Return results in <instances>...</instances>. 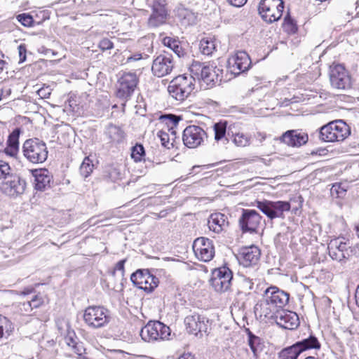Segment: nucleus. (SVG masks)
I'll return each instance as SVG.
<instances>
[{
  "instance_id": "obj_1",
  "label": "nucleus",
  "mask_w": 359,
  "mask_h": 359,
  "mask_svg": "<svg viewBox=\"0 0 359 359\" xmlns=\"http://www.w3.org/2000/svg\"><path fill=\"white\" fill-rule=\"evenodd\" d=\"M180 119V116L174 114H166L160 117L161 128L157 135L164 147L170 149L175 147L178 139L177 128Z\"/></svg>"
},
{
  "instance_id": "obj_2",
  "label": "nucleus",
  "mask_w": 359,
  "mask_h": 359,
  "mask_svg": "<svg viewBox=\"0 0 359 359\" xmlns=\"http://www.w3.org/2000/svg\"><path fill=\"white\" fill-rule=\"evenodd\" d=\"M350 134L348 125L338 119L323 126L319 130V138L325 142H338L344 141Z\"/></svg>"
},
{
  "instance_id": "obj_3",
  "label": "nucleus",
  "mask_w": 359,
  "mask_h": 359,
  "mask_svg": "<svg viewBox=\"0 0 359 359\" xmlns=\"http://www.w3.org/2000/svg\"><path fill=\"white\" fill-rule=\"evenodd\" d=\"M195 79L191 75L181 74L175 77L168 86L171 97L177 101H184L194 90Z\"/></svg>"
},
{
  "instance_id": "obj_4",
  "label": "nucleus",
  "mask_w": 359,
  "mask_h": 359,
  "mask_svg": "<svg viewBox=\"0 0 359 359\" xmlns=\"http://www.w3.org/2000/svg\"><path fill=\"white\" fill-rule=\"evenodd\" d=\"M184 323L188 334L198 337L208 335L211 330L210 319L202 313L194 312L187 315Z\"/></svg>"
},
{
  "instance_id": "obj_5",
  "label": "nucleus",
  "mask_w": 359,
  "mask_h": 359,
  "mask_svg": "<svg viewBox=\"0 0 359 359\" xmlns=\"http://www.w3.org/2000/svg\"><path fill=\"white\" fill-rule=\"evenodd\" d=\"M25 158L33 163H43L48 158V148L45 142L39 139H29L23 144Z\"/></svg>"
},
{
  "instance_id": "obj_6",
  "label": "nucleus",
  "mask_w": 359,
  "mask_h": 359,
  "mask_svg": "<svg viewBox=\"0 0 359 359\" xmlns=\"http://www.w3.org/2000/svg\"><path fill=\"white\" fill-rule=\"evenodd\" d=\"M83 320L90 327H103L111 320L110 312L102 306H89L84 311Z\"/></svg>"
},
{
  "instance_id": "obj_7",
  "label": "nucleus",
  "mask_w": 359,
  "mask_h": 359,
  "mask_svg": "<svg viewBox=\"0 0 359 359\" xmlns=\"http://www.w3.org/2000/svg\"><path fill=\"white\" fill-rule=\"evenodd\" d=\"M283 0H261L258 7L260 16L268 23L280 20L283 15Z\"/></svg>"
},
{
  "instance_id": "obj_8",
  "label": "nucleus",
  "mask_w": 359,
  "mask_h": 359,
  "mask_svg": "<svg viewBox=\"0 0 359 359\" xmlns=\"http://www.w3.org/2000/svg\"><path fill=\"white\" fill-rule=\"evenodd\" d=\"M140 335L147 342L165 340L169 338L170 329L160 321H149L142 329Z\"/></svg>"
},
{
  "instance_id": "obj_9",
  "label": "nucleus",
  "mask_w": 359,
  "mask_h": 359,
  "mask_svg": "<svg viewBox=\"0 0 359 359\" xmlns=\"http://www.w3.org/2000/svg\"><path fill=\"white\" fill-rule=\"evenodd\" d=\"M138 82L139 79L135 73L123 72L117 81L116 97L128 100L134 93Z\"/></svg>"
},
{
  "instance_id": "obj_10",
  "label": "nucleus",
  "mask_w": 359,
  "mask_h": 359,
  "mask_svg": "<svg viewBox=\"0 0 359 359\" xmlns=\"http://www.w3.org/2000/svg\"><path fill=\"white\" fill-rule=\"evenodd\" d=\"M256 206L270 219L283 218L284 212H289L291 208L290 203L287 201H272L264 200L256 201Z\"/></svg>"
},
{
  "instance_id": "obj_11",
  "label": "nucleus",
  "mask_w": 359,
  "mask_h": 359,
  "mask_svg": "<svg viewBox=\"0 0 359 359\" xmlns=\"http://www.w3.org/2000/svg\"><path fill=\"white\" fill-rule=\"evenodd\" d=\"M327 249L330 257L339 262L348 259L353 252L349 240L344 237L331 239L328 243Z\"/></svg>"
},
{
  "instance_id": "obj_12",
  "label": "nucleus",
  "mask_w": 359,
  "mask_h": 359,
  "mask_svg": "<svg viewBox=\"0 0 359 359\" xmlns=\"http://www.w3.org/2000/svg\"><path fill=\"white\" fill-rule=\"evenodd\" d=\"M217 67L211 65H205L203 63L194 60L189 67L192 74L198 79L202 80L208 86H214L219 80V74L216 72Z\"/></svg>"
},
{
  "instance_id": "obj_13",
  "label": "nucleus",
  "mask_w": 359,
  "mask_h": 359,
  "mask_svg": "<svg viewBox=\"0 0 359 359\" xmlns=\"http://www.w3.org/2000/svg\"><path fill=\"white\" fill-rule=\"evenodd\" d=\"M232 278V271L226 266H222L212 271L210 284L216 292H224L230 289Z\"/></svg>"
},
{
  "instance_id": "obj_14",
  "label": "nucleus",
  "mask_w": 359,
  "mask_h": 359,
  "mask_svg": "<svg viewBox=\"0 0 359 359\" xmlns=\"http://www.w3.org/2000/svg\"><path fill=\"white\" fill-rule=\"evenodd\" d=\"M330 79L332 86L337 89H347L351 86V78L344 65L332 63L330 66Z\"/></svg>"
},
{
  "instance_id": "obj_15",
  "label": "nucleus",
  "mask_w": 359,
  "mask_h": 359,
  "mask_svg": "<svg viewBox=\"0 0 359 359\" xmlns=\"http://www.w3.org/2000/svg\"><path fill=\"white\" fill-rule=\"evenodd\" d=\"M196 257L204 262L211 261L215 257V249L212 240L205 237L196 238L192 245Z\"/></svg>"
},
{
  "instance_id": "obj_16",
  "label": "nucleus",
  "mask_w": 359,
  "mask_h": 359,
  "mask_svg": "<svg viewBox=\"0 0 359 359\" xmlns=\"http://www.w3.org/2000/svg\"><path fill=\"white\" fill-rule=\"evenodd\" d=\"M131 281L138 288L151 292L158 285V279L149 270L139 269L131 275Z\"/></svg>"
},
{
  "instance_id": "obj_17",
  "label": "nucleus",
  "mask_w": 359,
  "mask_h": 359,
  "mask_svg": "<svg viewBox=\"0 0 359 359\" xmlns=\"http://www.w3.org/2000/svg\"><path fill=\"white\" fill-rule=\"evenodd\" d=\"M262 217L255 210L243 209L238 219L243 232L256 233L260 227Z\"/></svg>"
},
{
  "instance_id": "obj_18",
  "label": "nucleus",
  "mask_w": 359,
  "mask_h": 359,
  "mask_svg": "<svg viewBox=\"0 0 359 359\" xmlns=\"http://www.w3.org/2000/svg\"><path fill=\"white\" fill-rule=\"evenodd\" d=\"M207 137L206 132L200 126L191 125L184 130L182 141L189 149H195L201 146Z\"/></svg>"
},
{
  "instance_id": "obj_19",
  "label": "nucleus",
  "mask_w": 359,
  "mask_h": 359,
  "mask_svg": "<svg viewBox=\"0 0 359 359\" xmlns=\"http://www.w3.org/2000/svg\"><path fill=\"white\" fill-rule=\"evenodd\" d=\"M262 252L255 245L244 246L238 253L237 259L241 265L244 267H254L259 263Z\"/></svg>"
},
{
  "instance_id": "obj_20",
  "label": "nucleus",
  "mask_w": 359,
  "mask_h": 359,
  "mask_svg": "<svg viewBox=\"0 0 359 359\" xmlns=\"http://www.w3.org/2000/svg\"><path fill=\"white\" fill-rule=\"evenodd\" d=\"M255 315L260 322L271 323L277 318L280 311L264 297L254 307Z\"/></svg>"
},
{
  "instance_id": "obj_21",
  "label": "nucleus",
  "mask_w": 359,
  "mask_h": 359,
  "mask_svg": "<svg viewBox=\"0 0 359 359\" xmlns=\"http://www.w3.org/2000/svg\"><path fill=\"white\" fill-rule=\"evenodd\" d=\"M151 10V14L148 20L149 25L156 27L165 24L169 16L166 1L154 0Z\"/></svg>"
},
{
  "instance_id": "obj_22",
  "label": "nucleus",
  "mask_w": 359,
  "mask_h": 359,
  "mask_svg": "<svg viewBox=\"0 0 359 359\" xmlns=\"http://www.w3.org/2000/svg\"><path fill=\"white\" fill-rule=\"evenodd\" d=\"M278 140L288 147H299L308 142L309 135L302 129L289 130L283 133Z\"/></svg>"
},
{
  "instance_id": "obj_23",
  "label": "nucleus",
  "mask_w": 359,
  "mask_h": 359,
  "mask_svg": "<svg viewBox=\"0 0 359 359\" xmlns=\"http://www.w3.org/2000/svg\"><path fill=\"white\" fill-rule=\"evenodd\" d=\"M263 297L280 312L289 302V294L276 286L269 287Z\"/></svg>"
},
{
  "instance_id": "obj_24",
  "label": "nucleus",
  "mask_w": 359,
  "mask_h": 359,
  "mask_svg": "<svg viewBox=\"0 0 359 359\" xmlns=\"http://www.w3.org/2000/svg\"><path fill=\"white\" fill-rule=\"evenodd\" d=\"M174 67L171 55L161 54L153 61L151 71L156 76L163 77L169 74Z\"/></svg>"
},
{
  "instance_id": "obj_25",
  "label": "nucleus",
  "mask_w": 359,
  "mask_h": 359,
  "mask_svg": "<svg viewBox=\"0 0 359 359\" xmlns=\"http://www.w3.org/2000/svg\"><path fill=\"white\" fill-rule=\"evenodd\" d=\"M251 64L250 57L245 51H238L229 60L230 70L235 74L247 71Z\"/></svg>"
},
{
  "instance_id": "obj_26",
  "label": "nucleus",
  "mask_w": 359,
  "mask_h": 359,
  "mask_svg": "<svg viewBox=\"0 0 359 359\" xmlns=\"http://www.w3.org/2000/svg\"><path fill=\"white\" fill-rule=\"evenodd\" d=\"M30 172L34 177L33 184L34 189L44 191L50 187L53 176L48 169H33Z\"/></svg>"
},
{
  "instance_id": "obj_27",
  "label": "nucleus",
  "mask_w": 359,
  "mask_h": 359,
  "mask_svg": "<svg viewBox=\"0 0 359 359\" xmlns=\"http://www.w3.org/2000/svg\"><path fill=\"white\" fill-rule=\"evenodd\" d=\"M274 321L280 327L287 330H294L299 325V316L295 312L283 309Z\"/></svg>"
},
{
  "instance_id": "obj_28",
  "label": "nucleus",
  "mask_w": 359,
  "mask_h": 359,
  "mask_svg": "<svg viewBox=\"0 0 359 359\" xmlns=\"http://www.w3.org/2000/svg\"><path fill=\"white\" fill-rule=\"evenodd\" d=\"M228 133L231 135L233 142L240 147L250 146L251 143V137L245 133L236 124L233 123L229 126Z\"/></svg>"
},
{
  "instance_id": "obj_29",
  "label": "nucleus",
  "mask_w": 359,
  "mask_h": 359,
  "mask_svg": "<svg viewBox=\"0 0 359 359\" xmlns=\"http://www.w3.org/2000/svg\"><path fill=\"white\" fill-rule=\"evenodd\" d=\"M208 225L210 231L219 233L227 229L228 218L226 215L221 212L212 213L208 219Z\"/></svg>"
},
{
  "instance_id": "obj_30",
  "label": "nucleus",
  "mask_w": 359,
  "mask_h": 359,
  "mask_svg": "<svg viewBox=\"0 0 359 359\" xmlns=\"http://www.w3.org/2000/svg\"><path fill=\"white\" fill-rule=\"evenodd\" d=\"M104 135L107 138L108 143L116 145L122 142L126 138V133L121 126L109 123L104 131Z\"/></svg>"
},
{
  "instance_id": "obj_31",
  "label": "nucleus",
  "mask_w": 359,
  "mask_h": 359,
  "mask_svg": "<svg viewBox=\"0 0 359 359\" xmlns=\"http://www.w3.org/2000/svg\"><path fill=\"white\" fill-rule=\"evenodd\" d=\"M228 123L226 121H219L212 126L214 132V140L216 142L225 143L228 141L226 138Z\"/></svg>"
},
{
  "instance_id": "obj_32",
  "label": "nucleus",
  "mask_w": 359,
  "mask_h": 359,
  "mask_svg": "<svg viewBox=\"0 0 359 359\" xmlns=\"http://www.w3.org/2000/svg\"><path fill=\"white\" fill-rule=\"evenodd\" d=\"M300 353L310 349H319L320 343L315 336H310L309 338L294 343Z\"/></svg>"
},
{
  "instance_id": "obj_33",
  "label": "nucleus",
  "mask_w": 359,
  "mask_h": 359,
  "mask_svg": "<svg viewBox=\"0 0 359 359\" xmlns=\"http://www.w3.org/2000/svg\"><path fill=\"white\" fill-rule=\"evenodd\" d=\"M162 43L165 46L170 48L179 57L184 55V50L182 48L180 41L177 39L165 36L162 39Z\"/></svg>"
},
{
  "instance_id": "obj_34",
  "label": "nucleus",
  "mask_w": 359,
  "mask_h": 359,
  "mask_svg": "<svg viewBox=\"0 0 359 359\" xmlns=\"http://www.w3.org/2000/svg\"><path fill=\"white\" fill-rule=\"evenodd\" d=\"M282 27L283 30L289 34H296L298 31V25L297 21L293 17L291 16L289 12H287L284 17Z\"/></svg>"
},
{
  "instance_id": "obj_35",
  "label": "nucleus",
  "mask_w": 359,
  "mask_h": 359,
  "mask_svg": "<svg viewBox=\"0 0 359 359\" xmlns=\"http://www.w3.org/2000/svg\"><path fill=\"white\" fill-rule=\"evenodd\" d=\"M300 354L295 344H294L279 351L278 358V359H297Z\"/></svg>"
},
{
  "instance_id": "obj_36",
  "label": "nucleus",
  "mask_w": 359,
  "mask_h": 359,
  "mask_svg": "<svg viewBox=\"0 0 359 359\" xmlns=\"http://www.w3.org/2000/svg\"><path fill=\"white\" fill-rule=\"evenodd\" d=\"M201 52L205 55H211L216 50L215 39L211 37L203 38L200 41Z\"/></svg>"
},
{
  "instance_id": "obj_37",
  "label": "nucleus",
  "mask_w": 359,
  "mask_h": 359,
  "mask_svg": "<svg viewBox=\"0 0 359 359\" xmlns=\"http://www.w3.org/2000/svg\"><path fill=\"white\" fill-rule=\"evenodd\" d=\"M13 329L12 322L6 316L0 314V339L10 336Z\"/></svg>"
},
{
  "instance_id": "obj_38",
  "label": "nucleus",
  "mask_w": 359,
  "mask_h": 359,
  "mask_svg": "<svg viewBox=\"0 0 359 359\" xmlns=\"http://www.w3.org/2000/svg\"><path fill=\"white\" fill-rule=\"evenodd\" d=\"M93 169V161L88 156L85 157L79 168L81 175L84 178H87L91 175Z\"/></svg>"
},
{
  "instance_id": "obj_39",
  "label": "nucleus",
  "mask_w": 359,
  "mask_h": 359,
  "mask_svg": "<svg viewBox=\"0 0 359 359\" xmlns=\"http://www.w3.org/2000/svg\"><path fill=\"white\" fill-rule=\"evenodd\" d=\"M32 18L34 20V24L40 25L46 20L49 19L50 14L48 11L39 8L32 11Z\"/></svg>"
},
{
  "instance_id": "obj_40",
  "label": "nucleus",
  "mask_w": 359,
  "mask_h": 359,
  "mask_svg": "<svg viewBox=\"0 0 359 359\" xmlns=\"http://www.w3.org/2000/svg\"><path fill=\"white\" fill-rule=\"evenodd\" d=\"M145 150L142 144L137 143L131 148L130 156L135 163L141 162L145 156Z\"/></svg>"
},
{
  "instance_id": "obj_41",
  "label": "nucleus",
  "mask_w": 359,
  "mask_h": 359,
  "mask_svg": "<svg viewBox=\"0 0 359 359\" xmlns=\"http://www.w3.org/2000/svg\"><path fill=\"white\" fill-rule=\"evenodd\" d=\"M29 302L33 309H38L44 306L48 302V298L40 292H38L32 297Z\"/></svg>"
},
{
  "instance_id": "obj_42",
  "label": "nucleus",
  "mask_w": 359,
  "mask_h": 359,
  "mask_svg": "<svg viewBox=\"0 0 359 359\" xmlns=\"http://www.w3.org/2000/svg\"><path fill=\"white\" fill-rule=\"evenodd\" d=\"M16 18L25 27H31L34 26L32 14L21 13L17 15Z\"/></svg>"
},
{
  "instance_id": "obj_43",
  "label": "nucleus",
  "mask_w": 359,
  "mask_h": 359,
  "mask_svg": "<svg viewBox=\"0 0 359 359\" xmlns=\"http://www.w3.org/2000/svg\"><path fill=\"white\" fill-rule=\"evenodd\" d=\"M248 343L251 350L255 354L257 351L260 348L261 339L259 337L255 336L250 332L249 334Z\"/></svg>"
},
{
  "instance_id": "obj_44",
  "label": "nucleus",
  "mask_w": 359,
  "mask_h": 359,
  "mask_svg": "<svg viewBox=\"0 0 359 359\" xmlns=\"http://www.w3.org/2000/svg\"><path fill=\"white\" fill-rule=\"evenodd\" d=\"M11 176V168L9 164L0 160V180H6Z\"/></svg>"
},
{
  "instance_id": "obj_45",
  "label": "nucleus",
  "mask_w": 359,
  "mask_h": 359,
  "mask_svg": "<svg viewBox=\"0 0 359 359\" xmlns=\"http://www.w3.org/2000/svg\"><path fill=\"white\" fill-rule=\"evenodd\" d=\"M33 308L29 302V301L20 303L19 304V311L23 316L29 315L32 311Z\"/></svg>"
},
{
  "instance_id": "obj_46",
  "label": "nucleus",
  "mask_w": 359,
  "mask_h": 359,
  "mask_svg": "<svg viewBox=\"0 0 359 359\" xmlns=\"http://www.w3.org/2000/svg\"><path fill=\"white\" fill-rule=\"evenodd\" d=\"M98 47L102 50H111L114 48L113 42L108 38H104L99 42Z\"/></svg>"
},
{
  "instance_id": "obj_47",
  "label": "nucleus",
  "mask_w": 359,
  "mask_h": 359,
  "mask_svg": "<svg viewBox=\"0 0 359 359\" xmlns=\"http://www.w3.org/2000/svg\"><path fill=\"white\" fill-rule=\"evenodd\" d=\"M126 262V259H122L118 261L113 268L112 273L115 275V273L118 271L121 272L122 275L124 274L125 271V264Z\"/></svg>"
},
{
  "instance_id": "obj_48",
  "label": "nucleus",
  "mask_w": 359,
  "mask_h": 359,
  "mask_svg": "<svg viewBox=\"0 0 359 359\" xmlns=\"http://www.w3.org/2000/svg\"><path fill=\"white\" fill-rule=\"evenodd\" d=\"M18 53H19V62H23L26 60V54H27V48L25 44H20L18 47Z\"/></svg>"
},
{
  "instance_id": "obj_49",
  "label": "nucleus",
  "mask_w": 359,
  "mask_h": 359,
  "mask_svg": "<svg viewBox=\"0 0 359 359\" xmlns=\"http://www.w3.org/2000/svg\"><path fill=\"white\" fill-rule=\"evenodd\" d=\"M18 133L17 134L15 133V131L11 133L8 137V141L11 143V147L13 149H17L18 144Z\"/></svg>"
},
{
  "instance_id": "obj_50",
  "label": "nucleus",
  "mask_w": 359,
  "mask_h": 359,
  "mask_svg": "<svg viewBox=\"0 0 359 359\" xmlns=\"http://www.w3.org/2000/svg\"><path fill=\"white\" fill-rule=\"evenodd\" d=\"M8 62L5 54L0 50V74L7 68Z\"/></svg>"
},
{
  "instance_id": "obj_51",
  "label": "nucleus",
  "mask_w": 359,
  "mask_h": 359,
  "mask_svg": "<svg viewBox=\"0 0 359 359\" xmlns=\"http://www.w3.org/2000/svg\"><path fill=\"white\" fill-rule=\"evenodd\" d=\"M226 2L232 6L234 7H242L243 6L248 0H226Z\"/></svg>"
},
{
  "instance_id": "obj_52",
  "label": "nucleus",
  "mask_w": 359,
  "mask_h": 359,
  "mask_svg": "<svg viewBox=\"0 0 359 359\" xmlns=\"http://www.w3.org/2000/svg\"><path fill=\"white\" fill-rule=\"evenodd\" d=\"M35 292V288L32 286L25 287L22 290L18 292L19 296H26Z\"/></svg>"
},
{
  "instance_id": "obj_53",
  "label": "nucleus",
  "mask_w": 359,
  "mask_h": 359,
  "mask_svg": "<svg viewBox=\"0 0 359 359\" xmlns=\"http://www.w3.org/2000/svg\"><path fill=\"white\" fill-rule=\"evenodd\" d=\"M255 138L256 142H257L259 144H262L266 139V134L265 133L257 132L255 135Z\"/></svg>"
},
{
  "instance_id": "obj_54",
  "label": "nucleus",
  "mask_w": 359,
  "mask_h": 359,
  "mask_svg": "<svg viewBox=\"0 0 359 359\" xmlns=\"http://www.w3.org/2000/svg\"><path fill=\"white\" fill-rule=\"evenodd\" d=\"M142 58V55L141 53H136L133 55L128 57L127 59V62H130L133 61H137V60H141Z\"/></svg>"
},
{
  "instance_id": "obj_55",
  "label": "nucleus",
  "mask_w": 359,
  "mask_h": 359,
  "mask_svg": "<svg viewBox=\"0 0 359 359\" xmlns=\"http://www.w3.org/2000/svg\"><path fill=\"white\" fill-rule=\"evenodd\" d=\"M47 89H45V88H41L39 90H38L37 93H38V95L42 97V98H46V97H48V96L50 95V92H46Z\"/></svg>"
},
{
  "instance_id": "obj_56",
  "label": "nucleus",
  "mask_w": 359,
  "mask_h": 359,
  "mask_svg": "<svg viewBox=\"0 0 359 359\" xmlns=\"http://www.w3.org/2000/svg\"><path fill=\"white\" fill-rule=\"evenodd\" d=\"M177 359H194V357L190 353H184L182 355H180Z\"/></svg>"
},
{
  "instance_id": "obj_57",
  "label": "nucleus",
  "mask_w": 359,
  "mask_h": 359,
  "mask_svg": "<svg viewBox=\"0 0 359 359\" xmlns=\"http://www.w3.org/2000/svg\"><path fill=\"white\" fill-rule=\"evenodd\" d=\"M355 303L359 308V285L357 286L355 294Z\"/></svg>"
},
{
  "instance_id": "obj_58",
  "label": "nucleus",
  "mask_w": 359,
  "mask_h": 359,
  "mask_svg": "<svg viewBox=\"0 0 359 359\" xmlns=\"http://www.w3.org/2000/svg\"><path fill=\"white\" fill-rule=\"evenodd\" d=\"M6 354H4V350L3 347H0V359H5Z\"/></svg>"
},
{
  "instance_id": "obj_59",
  "label": "nucleus",
  "mask_w": 359,
  "mask_h": 359,
  "mask_svg": "<svg viewBox=\"0 0 359 359\" xmlns=\"http://www.w3.org/2000/svg\"><path fill=\"white\" fill-rule=\"evenodd\" d=\"M298 198L299 199V208H302V203H303V198H302V196H299L298 197Z\"/></svg>"
},
{
  "instance_id": "obj_60",
  "label": "nucleus",
  "mask_w": 359,
  "mask_h": 359,
  "mask_svg": "<svg viewBox=\"0 0 359 359\" xmlns=\"http://www.w3.org/2000/svg\"><path fill=\"white\" fill-rule=\"evenodd\" d=\"M356 233H357L358 236L359 237V222H358V225L356 226Z\"/></svg>"
},
{
  "instance_id": "obj_61",
  "label": "nucleus",
  "mask_w": 359,
  "mask_h": 359,
  "mask_svg": "<svg viewBox=\"0 0 359 359\" xmlns=\"http://www.w3.org/2000/svg\"><path fill=\"white\" fill-rule=\"evenodd\" d=\"M304 359H318L314 356H307Z\"/></svg>"
},
{
  "instance_id": "obj_62",
  "label": "nucleus",
  "mask_w": 359,
  "mask_h": 359,
  "mask_svg": "<svg viewBox=\"0 0 359 359\" xmlns=\"http://www.w3.org/2000/svg\"><path fill=\"white\" fill-rule=\"evenodd\" d=\"M2 95H3V90H0V101L2 99Z\"/></svg>"
},
{
  "instance_id": "obj_63",
  "label": "nucleus",
  "mask_w": 359,
  "mask_h": 359,
  "mask_svg": "<svg viewBox=\"0 0 359 359\" xmlns=\"http://www.w3.org/2000/svg\"><path fill=\"white\" fill-rule=\"evenodd\" d=\"M141 359H149V358H147V357H144V358H141Z\"/></svg>"
},
{
  "instance_id": "obj_64",
  "label": "nucleus",
  "mask_w": 359,
  "mask_h": 359,
  "mask_svg": "<svg viewBox=\"0 0 359 359\" xmlns=\"http://www.w3.org/2000/svg\"><path fill=\"white\" fill-rule=\"evenodd\" d=\"M1 146V143L0 142V147Z\"/></svg>"
}]
</instances>
